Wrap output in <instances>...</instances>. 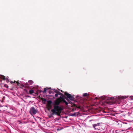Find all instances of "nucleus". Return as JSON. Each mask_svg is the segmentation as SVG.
<instances>
[{"label":"nucleus","mask_w":133,"mask_h":133,"mask_svg":"<svg viewBox=\"0 0 133 133\" xmlns=\"http://www.w3.org/2000/svg\"><path fill=\"white\" fill-rule=\"evenodd\" d=\"M58 95H61L62 96V97H63V96H64L63 94H62V93H61L60 92H58Z\"/></svg>","instance_id":"nucleus-13"},{"label":"nucleus","mask_w":133,"mask_h":133,"mask_svg":"<svg viewBox=\"0 0 133 133\" xmlns=\"http://www.w3.org/2000/svg\"><path fill=\"white\" fill-rule=\"evenodd\" d=\"M58 95V94H55V96L56 97H57Z\"/></svg>","instance_id":"nucleus-21"},{"label":"nucleus","mask_w":133,"mask_h":133,"mask_svg":"<svg viewBox=\"0 0 133 133\" xmlns=\"http://www.w3.org/2000/svg\"><path fill=\"white\" fill-rule=\"evenodd\" d=\"M5 98V97H3L2 98V100H4V98Z\"/></svg>","instance_id":"nucleus-27"},{"label":"nucleus","mask_w":133,"mask_h":133,"mask_svg":"<svg viewBox=\"0 0 133 133\" xmlns=\"http://www.w3.org/2000/svg\"><path fill=\"white\" fill-rule=\"evenodd\" d=\"M127 98L126 97V96H122L121 97V98L122 99H125Z\"/></svg>","instance_id":"nucleus-17"},{"label":"nucleus","mask_w":133,"mask_h":133,"mask_svg":"<svg viewBox=\"0 0 133 133\" xmlns=\"http://www.w3.org/2000/svg\"><path fill=\"white\" fill-rule=\"evenodd\" d=\"M77 114L76 113H75L74 114H72L71 115L72 116H75L76 115V114Z\"/></svg>","instance_id":"nucleus-16"},{"label":"nucleus","mask_w":133,"mask_h":133,"mask_svg":"<svg viewBox=\"0 0 133 133\" xmlns=\"http://www.w3.org/2000/svg\"><path fill=\"white\" fill-rule=\"evenodd\" d=\"M28 83L30 85L34 83V82L31 80H29L28 81Z\"/></svg>","instance_id":"nucleus-12"},{"label":"nucleus","mask_w":133,"mask_h":133,"mask_svg":"<svg viewBox=\"0 0 133 133\" xmlns=\"http://www.w3.org/2000/svg\"><path fill=\"white\" fill-rule=\"evenodd\" d=\"M88 95V94L87 93H85L83 94V96L84 97H86Z\"/></svg>","instance_id":"nucleus-14"},{"label":"nucleus","mask_w":133,"mask_h":133,"mask_svg":"<svg viewBox=\"0 0 133 133\" xmlns=\"http://www.w3.org/2000/svg\"><path fill=\"white\" fill-rule=\"evenodd\" d=\"M64 94V95L65 96H66L67 97L69 98L71 100L73 101L74 100L75 98L73 96H72L71 94H69L66 92H65Z\"/></svg>","instance_id":"nucleus-3"},{"label":"nucleus","mask_w":133,"mask_h":133,"mask_svg":"<svg viewBox=\"0 0 133 133\" xmlns=\"http://www.w3.org/2000/svg\"><path fill=\"white\" fill-rule=\"evenodd\" d=\"M29 94H31L32 95L33 93H34V90L32 89H30L29 90Z\"/></svg>","instance_id":"nucleus-11"},{"label":"nucleus","mask_w":133,"mask_h":133,"mask_svg":"<svg viewBox=\"0 0 133 133\" xmlns=\"http://www.w3.org/2000/svg\"><path fill=\"white\" fill-rule=\"evenodd\" d=\"M16 82V81H14V82H13V81H11L10 82V83H15Z\"/></svg>","instance_id":"nucleus-19"},{"label":"nucleus","mask_w":133,"mask_h":133,"mask_svg":"<svg viewBox=\"0 0 133 133\" xmlns=\"http://www.w3.org/2000/svg\"><path fill=\"white\" fill-rule=\"evenodd\" d=\"M65 98L66 99V100L68 101L69 102V101H69V99L67 98Z\"/></svg>","instance_id":"nucleus-22"},{"label":"nucleus","mask_w":133,"mask_h":133,"mask_svg":"<svg viewBox=\"0 0 133 133\" xmlns=\"http://www.w3.org/2000/svg\"><path fill=\"white\" fill-rule=\"evenodd\" d=\"M59 92L57 91V90H55V92L56 93V94H58V92Z\"/></svg>","instance_id":"nucleus-20"},{"label":"nucleus","mask_w":133,"mask_h":133,"mask_svg":"<svg viewBox=\"0 0 133 133\" xmlns=\"http://www.w3.org/2000/svg\"><path fill=\"white\" fill-rule=\"evenodd\" d=\"M60 98L61 99L62 102H63L66 105H68V102L66 101L65 100L63 97H62L61 96H60Z\"/></svg>","instance_id":"nucleus-7"},{"label":"nucleus","mask_w":133,"mask_h":133,"mask_svg":"<svg viewBox=\"0 0 133 133\" xmlns=\"http://www.w3.org/2000/svg\"><path fill=\"white\" fill-rule=\"evenodd\" d=\"M41 100L42 101V102L43 103L45 104L46 101V99L44 98H42L41 99Z\"/></svg>","instance_id":"nucleus-9"},{"label":"nucleus","mask_w":133,"mask_h":133,"mask_svg":"<svg viewBox=\"0 0 133 133\" xmlns=\"http://www.w3.org/2000/svg\"><path fill=\"white\" fill-rule=\"evenodd\" d=\"M101 98L102 100L104 99L110 100L112 101V102L114 103V97H108L105 96H103L101 97Z\"/></svg>","instance_id":"nucleus-5"},{"label":"nucleus","mask_w":133,"mask_h":133,"mask_svg":"<svg viewBox=\"0 0 133 133\" xmlns=\"http://www.w3.org/2000/svg\"><path fill=\"white\" fill-rule=\"evenodd\" d=\"M16 83H17V85H19V82H16Z\"/></svg>","instance_id":"nucleus-23"},{"label":"nucleus","mask_w":133,"mask_h":133,"mask_svg":"<svg viewBox=\"0 0 133 133\" xmlns=\"http://www.w3.org/2000/svg\"><path fill=\"white\" fill-rule=\"evenodd\" d=\"M37 110L34 107H32L30 109V113L31 114H32L34 115H35L37 113Z\"/></svg>","instance_id":"nucleus-4"},{"label":"nucleus","mask_w":133,"mask_h":133,"mask_svg":"<svg viewBox=\"0 0 133 133\" xmlns=\"http://www.w3.org/2000/svg\"><path fill=\"white\" fill-rule=\"evenodd\" d=\"M50 92H51V91H49V92L50 93H51Z\"/></svg>","instance_id":"nucleus-28"},{"label":"nucleus","mask_w":133,"mask_h":133,"mask_svg":"<svg viewBox=\"0 0 133 133\" xmlns=\"http://www.w3.org/2000/svg\"><path fill=\"white\" fill-rule=\"evenodd\" d=\"M61 91L62 92H63L62 90H61Z\"/></svg>","instance_id":"nucleus-29"},{"label":"nucleus","mask_w":133,"mask_h":133,"mask_svg":"<svg viewBox=\"0 0 133 133\" xmlns=\"http://www.w3.org/2000/svg\"><path fill=\"white\" fill-rule=\"evenodd\" d=\"M4 86L5 87H6L7 86V87H8V85L6 84H5L4 85ZM8 87H7L8 88Z\"/></svg>","instance_id":"nucleus-24"},{"label":"nucleus","mask_w":133,"mask_h":133,"mask_svg":"<svg viewBox=\"0 0 133 133\" xmlns=\"http://www.w3.org/2000/svg\"><path fill=\"white\" fill-rule=\"evenodd\" d=\"M52 114V113L51 114V115L49 116V117H52L51 116L52 115H51V114Z\"/></svg>","instance_id":"nucleus-25"},{"label":"nucleus","mask_w":133,"mask_h":133,"mask_svg":"<svg viewBox=\"0 0 133 133\" xmlns=\"http://www.w3.org/2000/svg\"><path fill=\"white\" fill-rule=\"evenodd\" d=\"M47 106L49 107L48 108V110H49L50 109V108L51 107V104L52 103V102L51 100H49L47 101Z\"/></svg>","instance_id":"nucleus-6"},{"label":"nucleus","mask_w":133,"mask_h":133,"mask_svg":"<svg viewBox=\"0 0 133 133\" xmlns=\"http://www.w3.org/2000/svg\"><path fill=\"white\" fill-rule=\"evenodd\" d=\"M62 102L61 99L60 98V97L59 98H57L54 102V109L51 110L52 112L51 115H55L58 116H61V114L63 108L59 106V105Z\"/></svg>","instance_id":"nucleus-1"},{"label":"nucleus","mask_w":133,"mask_h":133,"mask_svg":"<svg viewBox=\"0 0 133 133\" xmlns=\"http://www.w3.org/2000/svg\"><path fill=\"white\" fill-rule=\"evenodd\" d=\"M93 127L95 128V129H96L99 130V125H97L96 124H94L93 125Z\"/></svg>","instance_id":"nucleus-8"},{"label":"nucleus","mask_w":133,"mask_h":133,"mask_svg":"<svg viewBox=\"0 0 133 133\" xmlns=\"http://www.w3.org/2000/svg\"><path fill=\"white\" fill-rule=\"evenodd\" d=\"M44 91L43 92V93H45L46 92V91L47 90V89H46V88H44Z\"/></svg>","instance_id":"nucleus-15"},{"label":"nucleus","mask_w":133,"mask_h":133,"mask_svg":"<svg viewBox=\"0 0 133 133\" xmlns=\"http://www.w3.org/2000/svg\"><path fill=\"white\" fill-rule=\"evenodd\" d=\"M0 78L2 79L3 80H5L6 79V78L4 75H0Z\"/></svg>","instance_id":"nucleus-10"},{"label":"nucleus","mask_w":133,"mask_h":133,"mask_svg":"<svg viewBox=\"0 0 133 133\" xmlns=\"http://www.w3.org/2000/svg\"><path fill=\"white\" fill-rule=\"evenodd\" d=\"M77 113H78V114H79V112H78Z\"/></svg>","instance_id":"nucleus-30"},{"label":"nucleus","mask_w":133,"mask_h":133,"mask_svg":"<svg viewBox=\"0 0 133 133\" xmlns=\"http://www.w3.org/2000/svg\"><path fill=\"white\" fill-rule=\"evenodd\" d=\"M71 107H73V108L72 109V111H74L76 110V108L78 109H81V106L79 105H76L75 104L72 103L71 104Z\"/></svg>","instance_id":"nucleus-2"},{"label":"nucleus","mask_w":133,"mask_h":133,"mask_svg":"<svg viewBox=\"0 0 133 133\" xmlns=\"http://www.w3.org/2000/svg\"><path fill=\"white\" fill-rule=\"evenodd\" d=\"M46 88L47 90H48L49 89H51V88Z\"/></svg>","instance_id":"nucleus-26"},{"label":"nucleus","mask_w":133,"mask_h":133,"mask_svg":"<svg viewBox=\"0 0 133 133\" xmlns=\"http://www.w3.org/2000/svg\"><path fill=\"white\" fill-rule=\"evenodd\" d=\"M6 82L8 83V82H9V80L7 78H6Z\"/></svg>","instance_id":"nucleus-18"}]
</instances>
